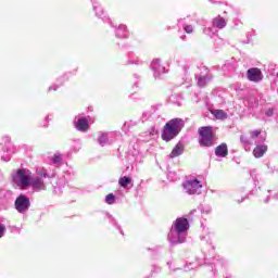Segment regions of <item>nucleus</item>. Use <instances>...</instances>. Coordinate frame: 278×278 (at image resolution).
<instances>
[{
    "instance_id": "f257e3e1",
    "label": "nucleus",
    "mask_w": 278,
    "mask_h": 278,
    "mask_svg": "<svg viewBox=\"0 0 278 278\" xmlns=\"http://www.w3.org/2000/svg\"><path fill=\"white\" fill-rule=\"evenodd\" d=\"M188 229H190V224L187 218L179 217L177 218L172 229L168 233V240L172 244H181L186 242V238L188 236Z\"/></svg>"
},
{
    "instance_id": "f03ea898",
    "label": "nucleus",
    "mask_w": 278,
    "mask_h": 278,
    "mask_svg": "<svg viewBox=\"0 0 278 278\" xmlns=\"http://www.w3.org/2000/svg\"><path fill=\"white\" fill-rule=\"evenodd\" d=\"M185 125L186 124L181 118H174L168 121L163 128L162 139L165 140V142H170V140L179 136V132L181 129H184Z\"/></svg>"
},
{
    "instance_id": "7ed1b4c3",
    "label": "nucleus",
    "mask_w": 278,
    "mask_h": 278,
    "mask_svg": "<svg viewBox=\"0 0 278 278\" xmlns=\"http://www.w3.org/2000/svg\"><path fill=\"white\" fill-rule=\"evenodd\" d=\"M12 179L17 188L27 190V188H29V181L31 180V172L27 168L17 169L12 174Z\"/></svg>"
},
{
    "instance_id": "20e7f679",
    "label": "nucleus",
    "mask_w": 278,
    "mask_h": 278,
    "mask_svg": "<svg viewBox=\"0 0 278 278\" xmlns=\"http://www.w3.org/2000/svg\"><path fill=\"white\" fill-rule=\"evenodd\" d=\"M37 177L34 178V176L30 177L29 181V188L34 190V192H40L42 190H47V185H45L46 177H49V174L47 173V169L41 168L37 170Z\"/></svg>"
},
{
    "instance_id": "39448f33",
    "label": "nucleus",
    "mask_w": 278,
    "mask_h": 278,
    "mask_svg": "<svg viewBox=\"0 0 278 278\" xmlns=\"http://www.w3.org/2000/svg\"><path fill=\"white\" fill-rule=\"evenodd\" d=\"M201 147H214V127L203 126L199 129Z\"/></svg>"
},
{
    "instance_id": "423d86ee",
    "label": "nucleus",
    "mask_w": 278,
    "mask_h": 278,
    "mask_svg": "<svg viewBox=\"0 0 278 278\" xmlns=\"http://www.w3.org/2000/svg\"><path fill=\"white\" fill-rule=\"evenodd\" d=\"M182 188L187 194H201V188H203V185L198 179H192L182 184Z\"/></svg>"
},
{
    "instance_id": "0eeeda50",
    "label": "nucleus",
    "mask_w": 278,
    "mask_h": 278,
    "mask_svg": "<svg viewBox=\"0 0 278 278\" xmlns=\"http://www.w3.org/2000/svg\"><path fill=\"white\" fill-rule=\"evenodd\" d=\"M29 205H31V203L29 202V198L26 195L21 194L15 200V210H17L20 214H25V212L29 210Z\"/></svg>"
},
{
    "instance_id": "6e6552de",
    "label": "nucleus",
    "mask_w": 278,
    "mask_h": 278,
    "mask_svg": "<svg viewBox=\"0 0 278 278\" xmlns=\"http://www.w3.org/2000/svg\"><path fill=\"white\" fill-rule=\"evenodd\" d=\"M151 70L154 73V77H160V75H164L166 73V67L162 65L160 59H154L151 63Z\"/></svg>"
},
{
    "instance_id": "1a4fd4ad",
    "label": "nucleus",
    "mask_w": 278,
    "mask_h": 278,
    "mask_svg": "<svg viewBox=\"0 0 278 278\" xmlns=\"http://www.w3.org/2000/svg\"><path fill=\"white\" fill-rule=\"evenodd\" d=\"M248 79L254 83L262 81V71L260 68L248 70Z\"/></svg>"
},
{
    "instance_id": "9d476101",
    "label": "nucleus",
    "mask_w": 278,
    "mask_h": 278,
    "mask_svg": "<svg viewBox=\"0 0 278 278\" xmlns=\"http://www.w3.org/2000/svg\"><path fill=\"white\" fill-rule=\"evenodd\" d=\"M75 128L78 131H88L90 129V124L88 123V117H80L75 122Z\"/></svg>"
},
{
    "instance_id": "9b49d317",
    "label": "nucleus",
    "mask_w": 278,
    "mask_h": 278,
    "mask_svg": "<svg viewBox=\"0 0 278 278\" xmlns=\"http://www.w3.org/2000/svg\"><path fill=\"white\" fill-rule=\"evenodd\" d=\"M268 151V147L266 144H258L253 150L254 157H263L264 153Z\"/></svg>"
},
{
    "instance_id": "f8f14e48",
    "label": "nucleus",
    "mask_w": 278,
    "mask_h": 278,
    "mask_svg": "<svg viewBox=\"0 0 278 278\" xmlns=\"http://www.w3.org/2000/svg\"><path fill=\"white\" fill-rule=\"evenodd\" d=\"M229 153V150L227 149V146L225 143L219 144L215 149V155L217 157H227V154Z\"/></svg>"
},
{
    "instance_id": "ddd939ff",
    "label": "nucleus",
    "mask_w": 278,
    "mask_h": 278,
    "mask_svg": "<svg viewBox=\"0 0 278 278\" xmlns=\"http://www.w3.org/2000/svg\"><path fill=\"white\" fill-rule=\"evenodd\" d=\"M184 153V144L181 142L177 143L172 150L169 157L173 160L175 157H179Z\"/></svg>"
},
{
    "instance_id": "4468645a",
    "label": "nucleus",
    "mask_w": 278,
    "mask_h": 278,
    "mask_svg": "<svg viewBox=\"0 0 278 278\" xmlns=\"http://www.w3.org/2000/svg\"><path fill=\"white\" fill-rule=\"evenodd\" d=\"M211 114H213L217 121H225V118H227V113L223 110H212Z\"/></svg>"
},
{
    "instance_id": "2eb2a0df",
    "label": "nucleus",
    "mask_w": 278,
    "mask_h": 278,
    "mask_svg": "<svg viewBox=\"0 0 278 278\" xmlns=\"http://www.w3.org/2000/svg\"><path fill=\"white\" fill-rule=\"evenodd\" d=\"M227 26V22L223 17H216L213 20V27H217L218 29H223Z\"/></svg>"
},
{
    "instance_id": "dca6fc26",
    "label": "nucleus",
    "mask_w": 278,
    "mask_h": 278,
    "mask_svg": "<svg viewBox=\"0 0 278 278\" xmlns=\"http://www.w3.org/2000/svg\"><path fill=\"white\" fill-rule=\"evenodd\" d=\"M250 136H251L252 140H255V138L257 140H261V142H264V140H266V136H262L261 130H253L250 132Z\"/></svg>"
},
{
    "instance_id": "f3484780",
    "label": "nucleus",
    "mask_w": 278,
    "mask_h": 278,
    "mask_svg": "<svg viewBox=\"0 0 278 278\" xmlns=\"http://www.w3.org/2000/svg\"><path fill=\"white\" fill-rule=\"evenodd\" d=\"M131 181H132V179L127 176H123L118 179V184H119L121 188H127V186H129L131 184Z\"/></svg>"
},
{
    "instance_id": "a211bd4d",
    "label": "nucleus",
    "mask_w": 278,
    "mask_h": 278,
    "mask_svg": "<svg viewBox=\"0 0 278 278\" xmlns=\"http://www.w3.org/2000/svg\"><path fill=\"white\" fill-rule=\"evenodd\" d=\"M126 31H127V26L119 25L117 30H116V36L118 38H127V35L125 34Z\"/></svg>"
},
{
    "instance_id": "6ab92c4d",
    "label": "nucleus",
    "mask_w": 278,
    "mask_h": 278,
    "mask_svg": "<svg viewBox=\"0 0 278 278\" xmlns=\"http://www.w3.org/2000/svg\"><path fill=\"white\" fill-rule=\"evenodd\" d=\"M98 142L101 147H105L109 142L108 134L100 132L98 137Z\"/></svg>"
},
{
    "instance_id": "aec40b11",
    "label": "nucleus",
    "mask_w": 278,
    "mask_h": 278,
    "mask_svg": "<svg viewBox=\"0 0 278 278\" xmlns=\"http://www.w3.org/2000/svg\"><path fill=\"white\" fill-rule=\"evenodd\" d=\"M51 162L52 164H61L62 162V154H60V152H56L53 154V156H51Z\"/></svg>"
},
{
    "instance_id": "412c9836",
    "label": "nucleus",
    "mask_w": 278,
    "mask_h": 278,
    "mask_svg": "<svg viewBox=\"0 0 278 278\" xmlns=\"http://www.w3.org/2000/svg\"><path fill=\"white\" fill-rule=\"evenodd\" d=\"M115 202H116V197L114 195V193H109L105 197V203H108V205H114Z\"/></svg>"
},
{
    "instance_id": "4be33fe9",
    "label": "nucleus",
    "mask_w": 278,
    "mask_h": 278,
    "mask_svg": "<svg viewBox=\"0 0 278 278\" xmlns=\"http://www.w3.org/2000/svg\"><path fill=\"white\" fill-rule=\"evenodd\" d=\"M207 81H210V77L201 76L200 78H198V86H200V88H203V86H205Z\"/></svg>"
},
{
    "instance_id": "5701e85b",
    "label": "nucleus",
    "mask_w": 278,
    "mask_h": 278,
    "mask_svg": "<svg viewBox=\"0 0 278 278\" xmlns=\"http://www.w3.org/2000/svg\"><path fill=\"white\" fill-rule=\"evenodd\" d=\"M186 34H192V31H194V27H192V25H187L184 27Z\"/></svg>"
},
{
    "instance_id": "b1692460",
    "label": "nucleus",
    "mask_w": 278,
    "mask_h": 278,
    "mask_svg": "<svg viewBox=\"0 0 278 278\" xmlns=\"http://www.w3.org/2000/svg\"><path fill=\"white\" fill-rule=\"evenodd\" d=\"M4 233H5V225L0 224V238H3Z\"/></svg>"
},
{
    "instance_id": "393cba45",
    "label": "nucleus",
    "mask_w": 278,
    "mask_h": 278,
    "mask_svg": "<svg viewBox=\"0 0 278 278\" xmlns=\"http://www.w3.org/2000/svg\"><path fill=\"white\" fill-rule=\"evenodd\" d=\"M241 142H243V144H251V140H249L245 136H241Z\"/></svg>"
},
{
    "instance_id": "a878e982",
    "label": "nucleus",
    "mask_w": 278,
    "mask_h": 278,
    "mask_svg": "<svg viewBox=\"0 0 278 278\" xmlns=\"http://www.w3.org/2000/svg\"><path fill=\"white\" fill-rule=\"evenodd\" d=\"M204 34H206L207 36H210V34H212V28H204Z\"/></svg>"
},
{
    "instance_id": "bb28decb",
    "label": "nucleus",
    "mask_w": 278,
    "mask_h": 278,
    "mask_svg": "<svg viewBox=\"0 0 278 278\" xmlns=\"http://www.w3.org/2000/svg\"><path fill=\"white\" fill-rule=\"evenodd\" d=\"M202 212L205 214H210V212H212V208L211 207H206V210L202 208Z\"/></svg>"
},
{
    "instance_id": "cd10ccee",
    "label": "nucleus",
    "mask_w": 278,
    "mask_h": 278,
    "mask_svg": "<svg viewBox=\"0 0 278 278\" xmlns=\"http://www.w3.org/2000/svg\"><path fill=\"white\" fill-rule=\"evenodd\" d=\"M97 14V16H101V14H99V13H96Z\"/></svg>"
},
{
    "instance_id": "c85d7f7f",
    "label": "nucleus",
    "mask_w": 278,
    "mask_h": 278,
    "mask_svg": "<svg viewBox=\"0 0 278 278\" xmlns=\"http://www.w3.org/2000/svg\"><path fill=\"white\" fill-rule=\"evenodd\" d=\"M226 278H229V277H226Z\"/></svg>"
}]
</instances>
